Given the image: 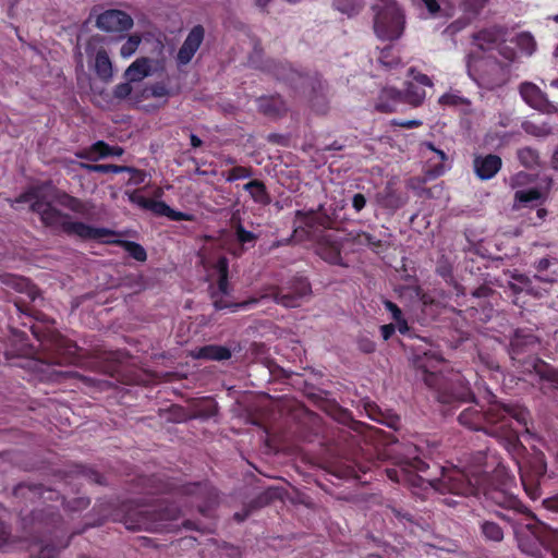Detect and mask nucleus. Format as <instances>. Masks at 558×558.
I'll return each mask as SVG.
<instances>
[{
    "label": "nucleus",
    "mask_w": 558,
    "mask_h": 558,
    "mask_svg": "<svg viewBox=\"0 0 558 558\" xmlns=\"http://www.w3.org/2000/svg\"><path fill=\"white\" fill-rule=\"evenodd\" d=\"M13 497L19 502L35 504L43 501L41 507L31 511L29 519L23 518L24 529L28 530L31 544L28 549L34 558H56L66 548L74 535L82 534L88 527L101 525L107 520L123 522L128 530L140 529V501L136 499L118 500L113 498L98 499L89 517H95L78 531L70 532L59 513L58 507L45 505L47 500H61L69 513L81 512L90 505L88 497H75L65 500L58 490L46 488L41 484L20 483L13 489Z\"/></svg>",
    "instance_id": "nucleus-1"
},
{
    "label": "nucleus",
    "mask_w": 558,
    "mask_h": 558,
    "mask_svg": "<svg viewBox=\"0 0 558 558\" xmlns=\"http://www.w3.org/2000/svg\"><path fill=\"white\" fill-rule=\"evenodd\" d=\"M427 469L428 464L425 461L413 457L398 460L392 468H387L385 472L390 481L411 488L422 490L433 488L440 494L448 493L462 497L484 496L485 500L505 510L495 513L509 523L515 534L519 533V526L524 525L536 541L543 542L542 534L547 526L515 495L509 492L512 478L501 470L488 474L481 470L469 473L457 468H442L439 478H425L420 473Z\"/></svg>",
    "instance_id": "nucleus-2"
},
{
    "label": "nucleus",
    "mask_w": 558,
    "mask_h": 558,
    "mask_svg": "<svg viewBox=\"0 0 558 558\" xmlns=\"http://www.w3.org/2000/svg\"><path fill=\"white\" fill-rule=\"evenodd\" d=\"M530 412L518 403H505L490 395L486 409L471 405L458 416L461 425L472 430H483L486 434L500 439V442L509 452L518 451L522 445L518 430L513 427V421L527 429Z\"/></svg>",
    "instance_id": "nucleus-3"
},
{
    "label": "nucleus",
    "mask_w": 558,
    "mask_h": 558,
    "mask_svg": "<svg viewBox=\"0 0 558 558\" xmlns=\"http://www.w3.org/2000/svg\"><path fill=\"white\" fill-rule=\"evenodd\" d=\"M442 362L444 359L432 349L417 351L412 359L416 378L422 379L429 389L434 390L436 400L444 405L457 408L469 401L473 393L459 374L452 373L445 376L440 372L439 366Z\"/></svg>",
    "instance_id": "nucleus-4"
},
{
    "label": "nucleus",
    "mask_w": 558,
    "mask_h": 558,
    "mask_svg": "<svg viewBox=\"0 0 558 558\" xmlns=\"http://www.w3.org/2000/svg\"><path fill=\"white\" fill-rule=\"evenodd\" d=\"M32 333L38 341L39 352L34 345L23 343L21 354L29 356L37 366L40 365H76L81 357L75 342L63 337L59 331L49 327L41 328L33 325Z\"/></svg>",
    "instance_id": "nucleus-5"
},
{
    "label": "nucleus",
    "mask_w": 558,
    "mask_h": 558,
    "mask_svg": "<svg viewBox=\"0 0 558 558\" xmlns=\"http://www.w3.org/2000/svg\"><path fill=\"white\" fill-rule=\"evenodd\" d=\"M295 218L307 229L310 236L315 239L316 254L330 265L347 267L341 251L342 242L335 232H329L331 220L327 215H317L315 210H296Z\"/></svg>",
    "instance_id": "nucleus-6"
},
{
    "label": "nucleus",
    "mask_w": 558,
    "mask_h": 558,
    "mask_svg": "<svg viewBox=\"0 0 558 558\" xmlns=\"http://www.w3.org/2000/svg\"><path fill=\"white\" fill-rule=\"evenodd\" d=\"M538 338L531 331L517 329L510 340L509 354L513 362L527 372H534L542 381L558 389V368L534 355Z\"/></svg>",
    "instance_id": "nucleus-7"
},
{
    "label": "nucleus",
    "mask_w": 558,
    "mask_h": 558,
    "mask_svg": "<svg viewBox=\"0 0 558 558\" xmlns=\"http://www.w3.org/2000/svg\"><path fill=\"white\" fill-rule=\"evenodd\" d=\"M32 211L40 217L44 226L56 231H61L68 236H76L81 240H100L114 235V232L107 228H97L81 221H72L70 215L53 207L44 198L41 202H34Z\"/></svg>",
    "instance_id": "nucleus-8"
},
{
    "label": "nucleus",
    "mask_w": 558,
    "mask_h": 558,
    "mask_svg": "<svg viewBox=\"0 0 558 558\" xmlns=\"http://www.w3.org/2000/svg\"><path fill=\"white\" fill-rule=\"evenodd\" d=\"M142 44L150 45L153 57H142V81L155 76L153 84L145 83L142 86V100L148 98L163 99L166 102L170 96V76L166 70L167 57L162 40H150L142 33Z\"/></svg>",
    "instance_id": "nucleus-9"
},
{
    "label": "nucleus",
    "mask_w": 558,
    "mask_h": 558,
    "mask_svg": "<svg viewBox=\"0 0 558 558\" xmlns=\"http://www.w3.org/2000/svg\"><path fill=\"white\" fill-rule=\"evenodd\" d=\"M272 74L278 81L291 86L295 93L305 94L310 92V101L313 108L324 113L326 111V83L318 73H302L288 64L276 63Z\"/></svg>",
    "instance_id": "nucleus-10"
},
{
    "label": "nucleus",
    "mask_w": 558,
    "mask_h": 558,
    "mask_svg": "<svg viewBox=\"0 0 558 558\" xmlns=\"http://www.w3.org/2000/svg\"><path fill=\"white\" fill-rule=\"evenodd\" d=\"M376 11L374 31L383 40H396L404 31L405 16L400 7L393 0H387L383 5H374Z\"/></svg>",
    "instance_id": "nucleus-11"
},
{
    "label": "nucleus",
    "mask_w": 558,
    "mask_h": 558,
    "mask_svg": "<svg viewBox=\"0 0 558 558\" xmlns=\"http://www.w3.org/2000/svg\"><path fill=\"white\" fill-rule=\"evenodd\" d=\"M174 494L181 498H186L191 506L196 507L197 511L209 517L210 511L218 504V492L207 481L186 483L174 488Z\"/></svg>",
    "instance_id": "nucleus-12"
},
{
    "label": "nucleus",
    "mask_w": 558,
    "mask_h": 558,
    "mask_svg": "<svg viewBox=\"0 0 558 558\" xmlns=\"http://www.w3.org/2000/svg\"><path fill=\"white\" fill-rule=\"evenodd\" d=\"M182 514V509L174 500L163 499L154 509H142V531L169 530L171 522Z\"/></svg>",
    "instance_id": "nucleus-13"
},
{
    "label": "nucleus",
    "mask_w": 558,
    "mask_h": 558,
    "mask_svg": "<svg viewBox=\"0 0 558 558\" xmlns=\"http://www.w3.org/2000/svg\"><path fill=\"white\" fill-rule=\"evenodd\" d=\"M126 82L120 83L114 86L112 93L105 89L95 94L96 101L104 108L118 105L125 100H131L133 87L132 83L140 82V58L135 59L124 72Z\"/></svg>",
    "instance_id": "nucleus-14"
},
{
    "label": "nucleus",
    "mask_w": 558,
    "mask_h": 558,
    "mask_svg": "<svg viewBox=\"0 0 558 558\" xmlns=\"http://www.w3.org/2000/svg\"><path fill=\"white\" fill-rule=\"evenodd\" d=\"M101 41V38L98 36L90 37L86 43L85 52L88 59L93 60L90 68L99 81L109 84L113 80L114 69L107 50L101 46L97 49Z\"/></svg>",
    "instance_id": "nucleus-15"
},
{
    "label": "nucleus",
    "mask_w": 558,
    "mask_h": 558,
    "mask_svg": "<svg viewBox=\"0 0 558 558\" xmlns=\"http://www.w3.org/2000/svg\"><path fill=\"white\" fill-rule=\"evenodd\" d=\"M507 81L506 65L496 59L483 60L480 64L477 83L486 89H495Z\"/></svg>",
    "instance_id": "nucleus-16"
},
{
    "label": "nucleus",
    "mask_w": 558,
    "mask_h": 558,
    "mask_svg": "<svg viewBox=\"0 0 558 558\" xmlns=\"http://www.w3.org/2000/svg\"><path fill=\"white\" fill-rule=\"evenodd\" d=\"M312 288L307 279L298 278L293 282L291 290L284 292L280 288H275L270 294L272 300L284 307L293 308L301 305L302 300L311 294Z\"/></svg>",
    "instance_id": "nucleus-17"
},
{
    "label": "nucleus",
    "mask_w": 558,
    "mask_h": 558,
    "mask_svg": "<svg viewBox=\"0 0 558 558\" xmlns=\"http://www.w3.org/2000/svg\"><path fill=\"white\" fill-rule=\"evenodd\" d=\"M133 25L132 17L124 11L109 9L97 15L96 26L107 33L128 32Z\"/></svg>",
    "instance_id": "nucleus-18"
},
{
    "label": "nucleus",
    "mask_w": 558,
    "mask_h": 558,
    "mask_svg": "<svg viewBox=\"0 0 558 558\" xmlns=\"http://www.w3.org/2000/svg\"><path fill=\"white\" fill-rule=\"evenodd\" d=\"M205 38V28L198 24L192 27L175 57L178 66L189 64Z\"/></svg>",
    "instance_id": "nucleus-19"
},
{
    "label": "nucleus",
    "mask_w": 558,
    "mask_h": 558,
    "mask_svg": "<svg viewBox=\"0 0 558 558\" xmlns=\"http://www.w3.org/2000/svg\"><path fill=\"white\" fill-rule=\"evenodd\" d=\"M59 474L66 484L81 480L99 485L105 484V477L102 474L83 464L74 463L66 465L64 469L59 471Z\"/></svg>",
    "instance_id": "nucleus-20"
},
{
    "label": "nucleus",
    "mask_w": 558,
    "mask_h": 558,
    "mask_svg": "<svg viewBox=\"0 0 558 558\" xmlns=\"http://www.w3.org/2000/svg\"><path fill=\"white\" fill-rule=\"evenodd\" d=\"M129 362L130 356L125 352L117 350L106 352L97 363L99 371L102 374L109 375L113 378L116 376H120L124 372Z\"/></svg>",
    "instance_id": "nucleus-21"
},
{
    "label": "nucleus",
    "mask_w": 558,
    "mask_h": 558,
    "mask_svg": "<svg viewBox=\"0 0 558 558\" xmlns=\"http://www.w3.org/2000/svg\"><path fill=\"white\" fill-rule=\"evenodd\" d=\"M502 167V159L495 154L476 155L473 159V170L478 179H493Z\"/></svg>",
    "instance_id": "nucleus-22"
},
{
    "label": "nucleus",
    "mask_w": 558,
    "mask_h": 558,
    "mask_svg": "<svg viewBox=\"0 0 558 558\" xmlns=\"http://www.w3.org/2000/svg\"><path fill=\"white\" fill-rule=\"evenodd\" d=\"M421 147L424 154H426V151H430L433 154V156L428 157L426 161V175L428 178H438L442 175L445 173V161L447 160L446 153L436 148L432 142H424Z\"/></svg>",
    "instance_id": "nucleus-23"
},
{
    "label": "nucleus",
    "mask_w": 558,
    "mask_h": 558,
    "mask_svg": "<svg viewBox=\"0 0 558 558\" xmlns=\"http://www.w3.org/2000/svg\"><path fill=\"white\" fill-rule=\"evenodd\" d=\"M378 205L385 209L397 210L405 205L408 197L396 187L392 181L376 194Z\"/></svg>",
    "instance_id": "nucleus-24"
},
{
    "label": "nucleus",
    "mask_w": 558,
    "mask_h": 558,
    "mask_svg": "<svg viewBox=\"0 0 558 558\" xmlns=\"http://www.w3.org/2000/svg\"><path fill=\"white\" fill-rule=\"evenodd\" d=\"M123 149L120 146H111L105 141H97L89 147L76 153V156L81 159H87L90 161H97L111 156H121Z\"/></svg>",
    "instance_id": "nucleus-25"
},
{
    "label": "nucleus",
    "mask_w": 558,
    "mask_h": 558,
    "mask_svg": "<svg viewBox=\"0 0 558 558\" xmlns=\"http://www.w3.org/2000/svg\"><path fill=\"white\" fill-rule=\"evenodd\" d=\"M402 92L395 87H384L375 101V109L378 112L391 113L397 111L403 104Z\"/></svg>",
    "instance_id": "nucleus-26"
},
{
    "label": "nucleus",
    "mask_w": 558,
    "mask_h": 558,
    "mask_svg": "<svg viewBox=\"0 0 558 558\" xmlns=\"http://www.w3.org/2000/svg\"><path fill=\"white\" fill-rule=\"evenodd\" d=\"M506 29L502 26L494 25L483 28L473 35L475 45L483 51L493 49L504 39Z\"/></svg>",
    "instance_id": "nucleus-27"
},
{
    "label": "nucleus",
    "mask_w": 558,
    "mask_h": 558,
    "mask_svg": "<svg viewBox=\"0 0 558 558\" xmlns=\"http://www.w3.org/2000/svg\"><path fill=\"white\" fill-rule=\"evenodd\" d=\"M0 281L20 293H25L32 302L40 294L39 289L29 279L22 276L3 274L0 276Z\"/></svg>",
    "instance_id": "nucleus-28"
},
{
    "label": "nucleus",
    "mask_w": 558,
    "mask_h": 558,
    "mask_svg": "<svg viewBox=\"0 0 558 558\" xmlns=\"http://www.w3.org/2000/svg\"><path fill=\"white\" fill-rule=\"evenodd\" d=\"M520 95L522 99L532 108L537 110L547 109L549 101L546 95L534 83L524 82L520 85Z\"/></svg>",
    "instance_id": "nucleus-29"
},
{
    "label": "nucleus",
    "mask_w": 558,
    "mask_h": 558,
    "mask_svg": "<svg viewBox=\"0 0 558 558\" xmlns=\"http://www.w3.org/2000/svg\"><path fill=\"white\" fill-rule=\"evenodd\" d=\"M258 110L271 118L283 116L287 112V105L280 95L262 96L257 99Z\"/></svg>",
    "instance_id": "nucleus-30"
},
{
    "label": "nucleus",
    "mask_w": 558,
    "mask_h": 558,
    "mask_svg": "<svg viewBox=\"0 0 558 558\" xmlns=\"http://www.w3.org/2000/svg\"><path fill=\"white\" fill-rule=\"evenodd\" d=\"M193 356L198 360L226 361L231 359L232 352L228 347L220 344H206L197 348Z\"/></svg>",
    "instance_id": "nucleus-31"
},
{
    "label": "nucleus",
    "mask_w": 558,
    "mask_h": 558,
    "mask_svg": "<svg viewBox=\"0 0 558 558\" xmlns=\"http://www.w3.org/2000/svg\"><path fill=\"white\" fill-rule=\"evenodd\" d=\"M243 189L250 193L252 199L260 205H269L271 202L270 195L267 191L265 183L260 180H252L243 185Z\"/></svg>",
    "instance_id": "nucleus-32"
},
{
    "label": "nucleus",
    "mask_w": 558,
    "mask_h": 558,
    "mask_svg": "<svg viewBox=\"0 0 558 558\" xmlns=\"http://www.w3.org/2000/svg\"><path fill=\"white\" fill-rule=\"evenodd\" d=\"M349 238L354 245L367 246L378 253L384 247V242L365 231H351Z\"/></svg>",
    "instance_id": "nucleus-33"
},
{
    "label": "nucleus",
    "mask_w": 558,
    "mask_h": 558,
    "mask_svg": "<svg viewBox=\"0 0 558 558\" xmlns=\"http://www.w3.org/2000/svg\"><path fill=\"white\" fill-rule=\"evenodd\" d=\"M488 0H447L451 9H459L469 16H477L487 4Z\"/></svg>",
    "instance_id": "nucleus-34"
},
{
    "label": "nucleus",
    "mask_w": 558,
    "mask_h": 558,
    "mask_svg": "<svg viewBox=\"0 0 558 558\" xmlns=\"http://www.w3.org/2000/svg\"><path fill=\"white\" fill-rule=\"evenodd\" d=\"M215 269L218 275L217 280V289L215 290L217 293L222 295H228L229 290V260L227 257L221 256L217 259L215 264Z\"/></svg>",
    "instance_id": "nucleus-35"
},
{
    "label": "nucleus",
    "mask_w": 558,
    "mask_h": 558,
    "mask_svg": "<svg viewBox=\"0 0 558 558\" xmlns=\"http://www.w3.org/2000/svg\"><path fill=\"white\" fill-rule=\"evenodd\" d=\"M403 104H409L413 107H418L423 104L426 92L423 87L417 86L414 82H408L402 92Z\"/></svg>",
    "instance_id": "nucleus-36"
},
{
    "label": "nucleus",
    "mask_w": 558,
    "mask_h": 558,
    "mask_svg": "<svg viewBox=\"0 0 558 558\" xmlns=\"http://www.w3.org/2000/svg\"><path fill=\"white\" fill-rule=\"evenodd\" d=\"M223 296L225 295L219 294L216 291L211 292L213 304H214V307L217 311H221V310H227L228 308V310H231L232 312H234L238 308H248L252 305L258 303L257 299H250V300H246V301H243V302H240V303H231V302L227 301Z\"/></svg>",
    "instance_id": "nucleus-37"
},
{
    "label": "nucleus",
    "mask_w": 558,
    "mask_h": 558,
    "mask_svg": "<svg viewBox=\"0 0 558 558\" xmlns=\"http://www.w3.org/2000/svg\"><path fill=\"white\" fill-rule=\"evenodd\" d=\"M80 167L88 172H98V173H122V172H135L140 173L137 169L128 167V166H118V165H106V163H80Z\"/></svg>",
    "instance_id": "nucleus-38"
},
{
    "label": "nucleus",
    "mask_w": 558,
    "mask_h": 558,
    "mask_svg": "<svg viewBox=\"0 0 558 558\" xmlns=\"http://www.w3.org/2000/svg\"><path fill=\"white\" fill-rule=\"evenodd\" d=\"M483 537L488 542H501L504 539L502 527L490 520H483L480 524Z\"/></svg>",
    "instance_id": "nucleus-39"
},
{
    "label": "nucleus",
    "mask_w": 558,
    "mask_h": 558,
    "mask_svg": "<svg viewBox=\"0 0 558 558\" xmlns=\"http://www.w3.org/2000/svg\"><path fill=\"white\" fill-rule=\"evenodd\" d=\"M364 7L363 0H335L333 8L342 14L352 17L357 15Z\"/></svg>",
    "instance_id": "nucleus-40"
},
{
    "label": "nucleus",
    "mask_w": 558,
    "mask_h": 558,
    "mask_svg": "<svg viewBox=\"0 0 558 558\" xmlns=\"http://www.w3.org/2000/svg\"><path fill=\"white\" fill-rule=\"evenodd\" d=\"M85 386L95 389L96 391H107L113 384L108 379H102L98 376H86L73 373Z\"/></svg>",
    "instance_id": "nucleus-41"
},
{
    "label": "nucleus",
    "mask_w": 558,
    "mask_h": 558,
    "mask_svg": "<svg viewBox=\"0 0 558 558\" xmlns=\"http://www.w3.org/2000/svg\"><path fill=\"white\" fill-rule=\"evenodd\" d=\"M518 158L525 168L533 169L539 165V155L537 150L531 147H523L518 150Z\"/></svg>",
    "instance_id": "nucleus-42"
},
{
    "label": "nucleus",
    "mask_w": 558,
    "mask_h": 558,
    "mask_svg": "<svg viewBox=\"0 0 558 558\" xmlns=\"http://www.w3.org/2000/svg\"><path fill=\"white\" fill-rule=\"evenodd\" d=\"M59 203L76 214L84 215L87 211L86 204L83 201L66 193L62 194Z\"/></svg>",
    "instance_id": "nucleus-43"
},
{
    "label": "nucleus",
    "mask_w": 558,
    "mask_h": 558,
    "mask_svg": "<svg viewBox=\"0 0 558 558\" xmlns=\"http://www.w3.org/2000/svg\"><path fill=\"white\" fill-rule=\"evenodd\" d=\"M169 205L163 201L150 199L142 196V209L151 211L154 215L159 217H167Z\"/></svg>",
    "instance_id": "nucleus-44"
},
{
    "label": "nucleus",
    "mask_w": 558,
    "mask_h": 558,
    "mask_svg": "<svg viewBox=\"0 0 558 558\" xmlns=\"http://www.w3.org/2000/svg\"><path fill=\"white\" fill-rule=\"evenodd\" d=\"M41 199L39 189L33 186L10 202L11 207L16 208L17 204L29 203L32 206L34 202H41Z\"/></svg>",
    "instance_id": "nucleus-45"
},
{
    "label": "nucleus",
    "mask_w": 558,
    "mask_h": 558,
    "mask_svg": "<svg viewBox=\"0 0 558 558\" xmlns=\"http://www.w3.org/2000/svg\"><path fill=\"white\" fill-rule=\"evenodd\" d=\"M551 264H553V259L548 258V257H543V258L538 259L537 262H535L534 267L538 274L534 275V279L542 281V282H547V283L555 282L556 279L554 277L548 276V275H542L544 271H546L550 267Z\"/></svg>",
    "instance_id": "nucleus-46"
},
{
    "label": "nucleus",
    "mask_w": 558,
    "mask_h": 558,
    "mask_svg": "<svg viewBox=\"0 0 558 558\" xmlns=\"http://www.w3.org/2000/svg\"><path fill=\"white\" fill-rule=\"evenodd\" d=\"M517 45L520 48V50L526 53L527 56H531L536 49L535 39L527 32H523L518 35Z\"/></svg>",
    "instance_id": "nucleus-47"
},
{
    "label": "nucleus",
    "mask_w": 558,
    "mask_h": 558,
    "mask_svg": "<svg viewBox=\"0 0 558 558\" xmlns=\"http://www.w3.org/2000/svg\"><path fill=\"white\" fill-rule=\"evenodd\" d=\"M252 175H253L252 167L234 166L227 172L226 181L234 182L236 180L251 178Z\"/></svg>",
    "instance_id": "nucleus-48"
},
{
    "label": "nucleus",
    "mask_w": 558,
    "mask_h": 558,
    "mask_svg": "<svg viewBox=\"0 0 558 558\" xmlns=\"http://www.w3.org/2000/svg\"><path fill=\"white\" fill-rule=\"evenodd\" d=\"M234 233H235L236 241L242 245L250 243V244H252V246H254V244L257 240V235L254 232L246 230L242 226V223H238L234 227Z\"/></svg>",
    "instance_id": "nucleus-49"
},
{
    "label": "nucleus",
    "mask_w": 558,
    "mask_h": 558,
    "mask_svg": "<svg viewBox=\"0 0 558 558\" xmlns=\"http://www.w3.org/2000/svg\"><path fill=\"white\" fill-rule=\"evenodd\" d=\"M542 196L541 192L535 189L521 190L515 192V199L520 203H530L539 199Z\"/></svg>",
    "instance_id": "nucleus-50"
},
{
    "label": "nucleus",
    "mask_w": 558,
    "mask_h": 558,
    "mask_svg": "<svg viewBox=\"0 0 558 558\" xmlns=\"http://www.w3.org/2000/svg\"><path fill=\"white\" fill-rule=\"evenodd\" d=\"M140 46V34L134 33L129 40L121 47V56L124 58L130 57L136 51Z\"/></svg>",
    "instance_id": "nucleus-51"
},
{
    "label": "nucleus",
    "mask_w": 558,
    "mask_h": 558,
    "mask_svg": "<svg viewBox=\"0 0 558 558\" xmlns=\"http://www.w3.org/2000/svg\"><path fill=\"white\" fill-rule=\"evenodd\" d=\"M357 349L366 354L373 353L376 350V343L366 335H360L356 339Z\"/></svg>",
    "instance_id": "nucleus-52"
},
{
    "label": "nucleus",
    "mask_w": 558,
    "mask_h": 558,
    "mask_svg": "<svg viewBox=\"0 0 558 558\" xmlns=\"http://www.w3.org/2000/svg\"><path fill=\"white\" fill-rule=\"evenodd\" d=\"M11 547V530L8 524H5L0 519V549L7 551Z\"/></svg>",
    "instance_id": "nucleus-53"
},
{
    "label": "nucleus",
    "mask_w": 558,
    "mask_h": 558,
    "mask_svg": "<svg viewBox=\"0 0 558 558\" xmlns=\"http://www.w3.org/2000/svg\"><path fill=\"white\" fill-rule=\"evenodd\" d=\"M408 75L411 76L415 83L420 84L421 87H433L434 85L432 78L428 75L421 73L413 66L408 70Z\"/></svg>",
    "instance_id": "nucleus-54"
},
{
    "label": "nucleus",
    "mask_w": 558,
    "mask_h": 558,
    "mask_svg": "<svg viewBox=\"0 0 558 558\" xmlns=\"http://www.w3.org/2000/svg\"><path fill=\"white\" fill-rule=\"evenodd\" d=\"M513 278L515 281L523 284L522 289H520L517 284H511V289L513 290L514 293H519L522 290H525L529 293H533V288L531 286L532 284L531 278H529L526 275H523V274L515 275Z\"/></svg>",
    "instance_id": "nucleus-55"
},
{
    "label": "nucleus",
    "mask_w": 558,
    "mask_h": 558,
    "mask_svg": "<svg viewBox=\"0 0 558 558\" xmlns=\"http://www.w3.org/2000/svg\"><path fill=\"white\" fill-rule=\"evenodd\" d=\"M167 218L173 221H193L195 219L194 215L183 211H178L169 207Z\"/></svg>",
    "instance_id": "nucleus-56"
},
{
    "label": "nucleus",
    "mask_w": 558,
    "mask_h": 558,
    "mask_svg": "<svg viewBox=\"0 0 558 558\" xmlns=\"http://www.w3.org/2000/svg\"><path fill=\"white\" fill-rule=\"evenodd\" d=\"M391 51H392L391 47L385 48L381 50L380 56H379V61L387 68H393L400 61L399 58L390 59Z\"/></svg>",
    "instance_id": "nucleus-57"
},
{
    "label": "nucleus",
    "mask_w": 558,
    "mask_h": 558,
    "mask_svg": "<svg viewBox=\"0 0 558 558\" xmlns=\"http://www.w3.org/2000/svg\"><path fill=\"white\" fill-rule=\"evenodd\" d=\"M464 98L454 94H445L440 97L439 102L445 106H458L464 104Z\"/></svg>",
    "instance_id": "nucleus-58"
},
{
    "label": "nucleus",
    "mask_w": 558,
    "mask_h": 558,
    "mask_svg": "<svg viewBox=\"0 0 558 558\" xmlns=\"http://www.w3.org/2000/svg\"><path fill=\"white\" fill-rule=\"evenodd\" d=\"M436 274L440 276L446 282L453 280L452 267L449 264H439L436 268Z\"/></svg>",
    "instance_id": "nucleus-59"
},
{
    "label": "nucleus",
    "mask_w": 558,
    "mask_h": 558,
    "mask_svg": "<svg viewBox=\"0 0 558 558\" xmlns=\"http://www.w3.org/2000/svg\"><path fill=\"white\" fill-rule=\"evenodd\" d=\"M14 460V453L11 451H4L0 453V468L1 472L5 473L8 472L9 468H12V462Z\"/></svg>",
    "instance_id": "nucleus-60"
},
{
    "label": "nucleus",
    "mask_w": 558,
    "mask_h": 558,
    "mask_svg": "<svg viewBox=\"0 0 558 558\" xmlns=\"http://www.w3.org/2000/svg\"><path fill=\"white\" fill-rule=\"evenodd\" d=\"M522 484L524 486V490L526 495L532 499L536 500L541 496V488L536 484H527V482L522 477Z\"/></svg>",
    "instance_id": "nucleus-61"
},
{
    "label": "nucleus",
    "mask_w": 558,
    "mask_h": 558,
    "mask_svg": "<svg viewBox=\"0 0 558 558\" xmlns=\"http://www.w3.org/2000/svg\"><path fill=\"white\" fill-rule=\"evenodd\" d=\"M384 304L385 308L391 313L395 322H399L403 317L401 308L396 303L387 300Z\"/></svg>",
    "instance_id": "nucleus-62"
},
{
    "label": "nucleus",
    "mask_w": 558,
    "mask_h": 558,
    "mask_svg": "<svg viewBox=\"0 0 558 558\" xmlns=\"http://www.w3.org/2000/svg\"><path fill=\"white\" fill-rule=\"evenodd\" d=\"M118 243L125 246L134 259L140 260V243L130 241H118Z\"/></svg>",
    "instance_id": "nucleus-63"
},
{
    "label": "nucleus",
    "mask_w": 558,
    "mask_h": 558,
    "mask_svg": "<svg viewBox=\"0 0 558 558\" xmlns=\"http://www.w3.org/2000/svg\"><path fill=\"white\" fill-rule=\"evenodd\" d=\"M494 293V290L487 286L482 284L472 291V296L476 299H486Z\"/></svg>",
    "instance_id": "nucleus-64"
}]
</instances>
